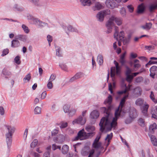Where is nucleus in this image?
I'll list each match as a JSON object with an SVG mask.
<instances>
[{
	"instance_id": "nucleus-13",
	"label": "nucleus",
	"mask_w": 157,
	"mask_h": 157,
	"mask_svg": "<svg viewBox=\"0 0 157 157\" xmlns=\"http://www.w3.org/2000/svg\"><path fill=\"white\" fill-rule=\"evenodd\" d=\"M149 136L152 145L155 146H157V139L155 136L154 135H150Z\"/></svg>"
},
{
	"instance_id": "nucleus-16",
	"label": "nucleus",
	"mask_w": 157,
	"mask_h": 157,
	"mask_svg": "<svg viewBox=\"0 0 157 157\" xmlns=\"http://www.w3.org/2000/svg\"><path fill=\"white\" fill-rule=\"evenodd\" d=\"M157 126L155 123H153V124L151 125L149 127V129L150 132L153 133L154 132L155 130L157 129Z\"/></svg>"
},
{
	"instance_id": "nucleus-42",
	"label": "nucleus",
	"mask_w": 157,
	"mask_h": 157,
	"mask_svg": "<svg viewBox=\"0 0 157 157\" xmlns=\"http://www.w3.org/2000/svg\"><path fill=\"white\" fill-rule=\"evenodd\" d=\"M93 146V147L95 148H99L101 146V143L100 142L94 143Z\"/></svg>"
},
{
	"instance_id": "nucleus-36",
	"label": "nucleus",
	"mask_w": 157,
	"mask_h": 157,
	"mask_svg": "<svg viewBox=\"0 0 157 157\" xmlns=\"http://www.w3.org/2000/svg\"><path fill=\"white\" fill-rule=\"evenodd\" d=\"M59 127L61 128H66L67 126V123L63 121H62L59 124Z\"/></svg>"
},
{
	"instance_id": "nucleus-54",
	"label": "nucleus",
	"mask_w": 157,
	"mask_h": 157,
	"mask_svg": "<svg viewBox=\"0 0 157 157\" xmlns=\"http://www.w3.org/2000/svg\"><path fill=\"white\" fill-rule=\"evenodd\" d=\"M145 48L146 49L149 51L153 50L155 49L154 46L153 45L146 46Z\"/></svg>"
},
{
	"instance_id": "nucleus-55",
	"label": "nucleus",
	"mask_w": 157,
	"mask_h": 157,
	"mask_svg": "<svg viewBox=\"0 0 157 157\" xmlns=\"http://www.w3.org/2000/svg\"><path fill=\"white\" fill-rule=\"evenodd\" d=\"M115 32L114 34V37L115 38L116 37V35L118 36V27L115 26Z\"/></svg>"
},
{
	"instance_id": "nucleus-17",
	"label": "nucleus",
	"mask_w": 157,
	"mask_h": 157,
	"mask_svg": "<svg viewBox=\"0 0 157 157\" xmlns=\"http://www.w3.org/2000/svg\"><path fill=\"white\" fill-rule=\"evenodd\" d=\"M151 23H147L145 25L142 26L141 27L143 29L148 30L151 29Z\"/></svg>"
},
{
	"instance_id": "nucleus-4",
	"label": "nucleus",
	"mask_w": 157,
	"mask_h": 157,
	"mask_svg": "<svg viewBox=\"0 0 157 157\" xmlns=\"http://www.w3.org/2000/svg\"><path fill=\"white\" fill-rule=\"evenodd\" d=\"M27 17L28 20L33 21L34 24L37 25L40 27H43L47 25V23L43 22L38 19L34 18L30 14H28Z\"/></svg>"
},
{
	"instance_id": "nucleus-12",
	"label": "nucleus",
	"mask_w": 157,
	"mask_h": 157,
	"mask_svg": "<svg viewBox=\"0 0 157 157\" xmlns=\"http://www.w3.org/2000/svg\"><path fill=\"white\" fill-rule=\"evenodd\" d=\"M81 5L83 6H89L92 4V2L90 0H80Z\"/></svg>"
},
{
	"instance_id": "nucleus-52",
	"label": "nucleus",
	"mask_w": 157,
	"mask_h": 157,
	"mask_svg": "<svg viewBox=\"0 0 157 157\" xmlns=\"http://www.w3.org/2000/svg\"><path fill=\"white\" fill-rule=\"evenodd\" d=\"M20 57L19 56H16L14 59L15 62L17 64H19L21 62L20 61Z\"/></svg>"
},
{
	"instance_id": "nucleus-61",
	"label": "nucleus",
	"mask_w": 157,
	"mask_h": 157,
	"mask_svg": "<svg viewBox=\"0 0 157 157\" xmlns=\"http://www.w3.org/2000/svg\"><path fill=\"white\" fill-rule=\"evenodd\" d=\"M132 120H133V119L130 118V117L129 118H128V119H127L125 120V123L126 124H129L131 123Z\"/></svg>"
},
{
	"instance_id": "nucleus-43",
	"label": "nucleus",
	"mask_w": 157,
	"mask_h": 157,
	"mask_svg": "<svg viewBox=\"0 0 157 157\" xmlns=\"http://www.w3.org/2000/svg\"><path fill=\"white\" fill-rule=\"evenodd\" d=\"M150 72L156 74L157 72V67L155 66H152L150 69Z\"/></svg>"
},
{
	"instance_id": "nucleus-6",
	"label": "nucleus",
	"mask_w": 157,
	"mask_h": 157,
	"mask_svg": "<svg viewBox=\"0 0 157 157\" xmlns=\"http://www.w3.org/2000/svg\"><path fill=\"white\" fill-rule=\"evenodd\" d=\"M86 132H85L83 129L81 130L78 132L77 136L75 138L74 140H83L86 139Z\"/></svg>"
},
{
	"instance_id": "nucleus-48",
	"label": "nucleus",
	"mask_w": 157,
	"mask_h": 157,
	"mask_svg": "<svg viewBox=\"0 0 157 157\" xmlns=\"http://www.w3.org/2000/svg\"><path fill=\"white\" fill-rule=\"evenodd\" d=\"M120 13L123 16H124L126 15L125 10L124 8H122L120 10Z\"/></svg>"
},
{
	"instance_id": "nucleus-57",
	"label": "nucleus",
	"mask_w": 157,
	"mask_h": 157,
	"mask_svg": "<svg viewBox=\"0 0 157 157\" xmlns=\"http://www.w3.org/2000/svg\"><path fill=\"white\" fill-rule=\"evenodd\" d=\"M56 76L55 75L52 74L51 75L48 81L52 82L55 79Z\"/></svg>"
},
{
	"instance_id": "nucleus-14",
	"label": "nucleus",
	"mask_w": 157,
	"mask_h": 157,
	"mask_svg": "<svg viewBox=\"0 0 157 157\" xmlns=\"http://www.w3.org/2000/svg\"><path fill=\"white\" fill-rule=\"evenodd\" d=\"M106 6L109 8H113L114 7V4L112 0H107L105 2Z\"/></svg>"
},
{
	"instance_id": "nucleus-49",
	"label": "nucleus",
	"mask_w": 157,
	"mask_h": 157,
	"mask_svg": "<svg viewBox=\"0 0 157 157\" xmlns=\"http://www.w3.org/2000/svg\"><path fill=\"white\" fill-rule=\"evenodd\" d=\"M143 80V78L142 77H138L135 80V82L136 83H140Z\"/></svg>"
},
{
	"instance_id": "nucleus-26",
	"label": "nucleus",
	"mask_w": 157,
	"mask_h": 157,
	"mask_svg": "<svg viewBox=\"0 0 157 157\" xmlns=\"http://www.w3.org/2000/svg\"><path fill=\"white\" fill-rule=\"evenodd\" d=\"M134 91L135 93L138 95H140L141 94L142 90L140 87H137L134 89Z\"/></svg>"
},
{
	"instance_id": "nucleus-8",
	"label": "nucleus",
	"mask_w": 157,
	"mask_h": 157,
	"mask_svg": "<svg viewBox=\"0 0 157 157\" xmlns=\"http://www.w3.org/2000/svg\"><path fill=\"white\" fill-rule=\"evenodd\" d=\"M129 116L130 118H132L133 119L137 117V115L135 109L133 108L130 110Z\"/></svg>"
},
{
	"instance_id": "nucleus-19",
	"label": "nucleus",
	"mask_w": 157,
	"mask_h": 157,
	"mask_svg": "<svg viewBox=\"0 0 157 157\" xmlns=\"http://www.w3.org/2000/svg\"><path fill=\"white\" fill-rule=\"evenodd\" d=\"M95 129L94 126L90 125H87L86 127V130L88 132H94V131Z\"/></svg>"
},
{
	"instance_id": "nucleus-18",
	"label": "nucleus",
	"mask_w": 157,
	"mask_h": 157,
	"mask_svg": "<svg viewBox=\"0 0 157 157\" xmlns=\"http://www.w3.org/2000/svg\"><path fill=\"white\" fill-rule=\"evenodd\" d=\"M69 150V147L67 145H64L62 148V152L63 154H66Z\"/></svg>"
},
{
	"instance_id": "nucleus-44",
	"label": "nucleus",
	"mask_w": 157,
	"mask_h": 157,
	"mask_svg": "<svg viewBox=\"0 0 157 157\" xmlns=\"http://www.w3.org/2000/svg\"><path fill=\"white\" fill-rule=\"evenodd\" d=\"M115 74V68L114 67H112L111 68L110 75L111 77H113Z\"/></svg>"
},
{
	"instance_id": "nucleus-7",
	"label": "nucleus",
	"mask_w": 157,
	"mask_h": 157,
	"mask_svg": "<svg viewBox=\"0 0 157 157\" xmlns=\"http://www.w3.org/2000/svg\"><path fill=\"white\" fill-rule=\"evenodd\" d=\"M86 122V119L85 118H83L82 116H80L78 118L73 121L72 123L73 124H78L83 125L85 124Z\"/></svg>"
},
{
	"instance_id": "nucleus-56",
	"label": "nucleus",
	"mask_w": 157,
	"mask_h": 157,
	"mask_svg": "<svg viewBox=\"0 0 157 157\" xmlns=\"http://www.w3.org/2000/svg\"><path fill=\"white\" fill-rule=\"evenodd\" d=\"M47 86L49 89H52L53 87V84L52 82L48 81V82L47 85Z\"/></svg>"
},
{
	"instance_id": "nucleus-29",
	"label": "nucleus",
	"mask_w": 157,
	"mask_h": 157,
	"mask_svg": "<svg viewBox=\"0 0 157 157\" xmlns=\"http://www.w3.org/2000/svg\"><path fill=\"white\" fill-rule=\"evenodd\" d=\"M34 112L35 114H40L41 112V108L38 106H36L34 109Z\"/></svg>"
},
{
	"instance_id": "nucleus-47",
	"label": "nucleus",
	"mask_w": 157,
	"mask_h": 157,
	"mask_svg": "<svg viewBox=\"0 0 157 157\" xmlns=\"http://www.w3.org/2000/svg\"><path fill=\"white\" fill-rule=\"evenodd\" d=\"M150 97L153 101L155 103H157V100L155 99L154 95L152 91L151 92Z\"/></svg>"
},
{
	"instance_id": "nucleus-53",
	"label": "nucleus",
	"mask_w": 157,
	"mask_h": 157,
	"mask_svg": "<svg viewBox=\"0 0 157 157\" xmlns=\"http://www.w3.org/2000/svg\"><path fill=\"white\" fill-rule=\"evenodd\" d=\"M63 109L65 113H68L69 111V107L67 105H64L63 107Z\"/></svg>"
},
{
	"instance_id": "nucleus-32",
	"label": "nucleus",
	"mask_w": 157,
	"mask_h": 157,
	"mask_svg": "<svg viewBox=\"0 0 157 157\" xmlns=\"http://www.w3.org/2000/svg\"><path fill=\"white\" fill-rule=\"evenodd\" d=\"M113 136V134L112 133H111L109 134H107L106 137L105 138V140H108V144H107V146H108L109 144V143L110 142V140L112 138Z\"/></svg>"
},
{
	"instance_id": "nucleus-38",
	"label": "nucleus",
	"mask_w": 157,
	"mask_h": 157,
	"mask_svg": "<svg viewBox=\"0 0 157 157\" xmlns=\"http://www.w3.org/2000/svg\"><path fill=\"white\" fill-rule=\"evenodd\" d=\"M67 28L68 30L70 31L74 32H78V30L76 29L73 27L71 25H69L67 27Z\"/></svg>"
},
{
	"instance_id": "nucleus-40",
	"label": "nucleus",
	"mask_w": 157,
	"mask_h": 157,
	"mask_svg": "<svg viewBox=\"0 0 157 157\" xmlns=\"http://www.w3.org/2000/svg\"><path fill=\"white\" fill-rule=\"evenodd\" d=\"M22 28L25 33H28L29 32V30L28 27L25 25L24 24L22 25Z\"/></svg>"
},
{
	"instance_id": "nucleus-58",
	"label": "nucleus",
	"mask_w": 157,
	"mask_h": 157,
	"mask_svg": "<svg viewBox=\"0 0 157 157\" xmlns=\"http://www.w3.org/2000/svg\"><path fill=\"white\" fill-rule=\"evenodd\" d=\"M9 53V49L7 48H6L2 52V56H4Z\"/></svg>"
},
{
	"instance_id": "nucleus-31",
	"label": "nucleus",
	"mask_w": 157,
	"mask_h": 157,
	"mask_svg": "<svg viewBox=\"0 0 157 157\" xmlns=\"http://www.w3.org/2000/svg\"><path fill=\"white\" fill-rule=\"evenodd\" d=\"M126 80L129 83H130L133 79V76L132 75H126Z\"/></svg>"
},
{
	"instance_id": "nucleus-39",
	"label": "nucleus",
	"mask_w": 157,
	"mask_h": 157,
	"mask_svg": "<svg viewBox=\"0 0 157 157\" xmlns=\"http://www.w3.org/2000/svg\"><path fill=\"white\" fill-rule=\"evenodd\" d=\"M56 55L58 56L59 57L62 56L60 52V48L59 47L57 46V47H56Z\"/></svg>"
},
{
	"instance_id": "nucleus-30",
	"label": "nucleus",
	"mask_w": 157,
	"mask_h": 157,
	"mask_svg": "<svg viewBox=\"0 0 157 157\" xmlns=\"http://www.w3.org/2000/svg\"><path fill=\"white\" fill-rule=\"evenodd\" d=\"M17 38L20 40L25 41L26 40V37L25 35H19L17 36Z\"/></svg>"
},
{
	"instance_id": "nucleus-51",
	"label": "nucleus",
	"mask_w": 157,
	"mask_h": 157,
	"mask_svg": "<svg viewBox=\"0 0 157 157\" xmlns=\"http://www.w3.org/2000/svg\"><path fill=\"white\" fill-rule=\"evenodd\" d=\"M61 68L65 71H67V66L64 64H61L59 65Z\"/></svg>"
},
{
	"instance_id": "nucleus-60",
	"label": "nucleus",
	"mask_w": 157,
	"mask_h": 157,
	"mask_svg": "<svg viewBox=\"0 0 157 157\" xmlns=\"http://www.w3.org/2000/svg\"><path fill=\"white\" fill-rule=\"evenodd\" d=\"M28 129L27 128H26L25 129V132H24V136H23L25 140H26L27 138V135H28Z\"/></svg>"
},
{
	"instance_id": "nucleus-45",
	"label": "nucleus",
	"mask_w": 157,
	"mask_h": 157,
	"mask_svg": "<svg viewBox=\"0 0 157 157\" xmlns=\"http://www.w3.org/2000/svg\"><path fill=\"white\" fill-rule=\"evenodd\" d=\"M138 123L142 127H144L145 125L144 121L142 118H140L139 119Z\"/></svg>"
},
{
	"instance_id": "nucleus-50",
	"label": "nucleus",
	"mask_w": 157,
	"mask_h": 157,
	"mask_svg": "<svg viewBox=\"0 0 157 157\" xmlns=\"http://www.w3.org/2000/svg\"><path fill=\"white\" fill-rule=\"evenodd\" d=\"M128 11L130 13H132L134 10V7L132 5H129L127 6Z\"/></svg>"
},
{
	"instance_id": "nucleus-35",
	"label": "nucleus",
	"mask_w": 157,
	"mask_h": 157,
	"mask_svg": "<svg viewBox=\"0 0 157 157\" xmlns=\"http://www.w3.org/2000/svg\"><path fill=\"white\" fill-rule=\"evenodd\" d=\"M14 10L19 11H22L23 10V9L21 7H20L17 4H15L13 7Z\"/></svg>"
},
{
	"instance_id": "nucleus-23",
	"label": "nucleus",
	"mask_w": 157,
	"mask_h": 157,
	"mask_svg": "<svg viewBox=\"0 0 157 157\" xmlns=\"http://www.w3.org/2000/svg\"><path fill=\"white\" fill-rule=\"evenodd\" d=\"M97 61L100 65L102 64L103 62V57L101 55H99L97 57Z\"/></svg>"
},
{
	"instance_id": "nucleus-59",
	"label": "nucleus",
	"mask_w": 157,
	"mask_h": 157,
	"mask_svg": "<svg viewBox=\"0 0 157 157\" xmlns=\"http://www.w3.org/2000/svg\"><path fill=\"white\" fill-rule=\"evenodd\" d=\"M76 112V110L75 109H73L70 110L69 112L70 116H73L75 115Z\"/></svg>"
},
{
	"instance_id": "nucleus-63",
	"label": "nucleus",
	"mask_w": 157,
	"mask_h": 157,
	"mask_svg": "<svg viewBox=\"0 0 157 157\" xmlns=\"http://www.w3.org/2000/svg\"><path fill=\"white\" fill-rule=\"evenodd\" d=\"M46 95H47V92L46 91H45L44 92H43L42 93V94H41V99H44L45 98V97L46 96Z\"/></svg>"
},
{
	"instance_id": "nucleus-34",
	"label": "nucleus",
	"mask_w": 157,
	"mask_h": 157,
	"mask_svg": "<svg viewBox=\"0 0 157 157\" xmlns=\"http://www.w3.org/2000/svg\"><path fill=\"white\" fill-rule=\"evenodd\" d=\"M95 134V132H89L88 133L86 132V139L91 138L93 137Z\"/></svg>"
},
{
	"instance_id": "nucleus-62",
	"label": "nucleus",
	"mask_w": 157,
	"mask_h": 157,
	"mask_svg": "<svg viewBox=\"0 0 157 157\" xmlns=\"http://www.w3.org/2000/svg\"><path fill=\"white\" fill-rule=\"evenodd\" d=\"M31 154L33 155L34 157H39L40 155L34 152H32L31 153Z\"/></svg>"
},
{
	"instance_id": "nucleus-3",
	"label": "nucleus",
	"mask_w": 157,
	"mask_h": 157,
	"mask_svg": "<svg viewBox=\"0 0 157 157\" xmlns=\"http://www.w3.org/2000/svg\"><path fill=\"white\" fill-rule=\"evenodd\" d=\"M8 132L6 133V140L8 148L11 145L12 142V136L15 130V128L11 126L6 125H5Z\"/></svg>"
},
{
	"instance_id": "nucleus-22",
	"label": "nucleus",
	"mask_w": 157,
	"mask_h": 157,
	"mask_svg": "<svg viewBox=\"0 0 157 157\" xmlns=\"http://www.w3.org/2000/svg\"><path fill=\"white\" fill-rule=\"evenodd\" d=\"M3 75L5 76L10 75L11 74V72L6 68H4L2 71Z\"/></svg>"
},
{
	"instance_id": "nucleus-33",
	"label": "nucleus",
	"mask_w": 157,
	"mask_h": 157,
	"mask_svg": "<svg viewBox=\"0 0 157 157\" xmlns=\"http://www.w3.org/2000/svg\"><path fill=\"white\" fill-rule=\"evenodd\" d=\"M38 143V140L37 139H34L31 143L30 147L31 148H33L37 145Z\"/></svg>"
},
{
	"instance_id": "nucleus-41",
	"label": "nucleus",
	"mask_w": 157,
	"mask_h": 157,
	"mask_svg": "<svg viewBox=\"0 0 157 157\" xmlns=\"http://www.w3.org/2000/svg\"><path fill=\"white\" fill-rule=\"evenodd\" d=\"M102 6L99 2H97L95 3V10H99L102 8Z\"/></svg>"
},
{
	"instance_id": "nucleus-37",
	"label": "nucleus",
	"mask_w": 157,
	"mask_h": 157,
	"mask_svg": "<svg viewBox=\"0 0 157 157\" xmlns=\"http://www.w3.org/2000/svg\"><path fill=\"white\" fill-rule=\"evenodd\" d=\"M112 98L111 95H109L108 98L105 101L104 103L105 104L108 103L110 104L112 102Z\"/></svg>"
},
{
	"instance_id": "nucleus-27",
	"label": "nucleus",
	"mask_w": 157,
	"mask_h": 157,
	"mask_svg": "<svg viewBox=\"0 0 157 157\" xmlns=\"http://www.w3.org/2000/svg\"><path fill=\"white\" fill-rule=\"evenodd\" d=\"M31 78V75L30 73L28 74L23 78V80L25 83L29 81Z\"/></svg>"
},
{
	"instance_id": "nucleus-1",
	"label": "nucleus",
	"mask_w": 157,
	"mask_h": 157,
	"mask_svg": "<svg viewBox=\"0 0 157 157\" xmlns=\"http://www.w3.org/2000/svg\"><path fill=\"white\" fill-rule=\"evenodd\" d=\"M128 94L125 95L121 99L118 108L116 110L115 113V117L112 120L109 117V113L107 112L105 117H103L99 123L100 130L102 132H107L110 131L112 128L114 129L117 124V120L120 116L123 113H125L128 112L123 109L126 100L128 97Z\"/></svg>"
},
{
	"instance_id": "nucleus-24",
	"label": "nucleus",
	"mask_w": 157,
	"mask_h": 157,
	"mask_svg": "<svg viewBox=\"0 0 157 157\" xmlns=\"http://www.w3.org/2000/svg\"><path fill=\"white\" fill-rule=\"evenodd\" d=\"M157 9V4H151L149 7V9L150 12H152L154 10Z\"/></svg>"
},
{
	"instance_id": "nucleus-2",
	"label": "nucleus",
	"mask_w": 157,
	"mask_h": 157,
	"mask_svg": "<svg viewBox=\"0 0 157 157\" xmlns=\"http://www.w3.org/2000/svg\"><path fill=\"white\" fill-rule=\"evenodd\" d=\"M114 21L118 25H121L122 23V20L121 18L116 17L113 16H111L106 24V26L108 29V33H110L112 31V27L114 25Z\"/></svg>"
},
{
	"instance_id": "nucleus-25",
	"label": "nucleus",
	"mask_w": 157,
	"mask_h": 157,
	"mask_svg": "<svg viewBox=\"0 0 157 157\" xmlns=\"http://www.w3.org/2000/svg\"><path fill=\"white\" fill-rule=\"evenodd\" d=\"M144 103V100L141 98L138 99L136 101V105L139 106H142Z\"/></svg>"
},
{
	"instance_id": "nucleus-10",
	"label": "nucleus",
	"mask_w": 157,
	"mask_h": 157,
	"mask_svg": "<svg viewBox=\"0 0 157 157\" xmlns=\"http://www.w3.org/2000/svg\"><path fill=\"white\" fill-rule=\"evenodd\" d=\"M124 32L122 31H121L119 33H118V36L116 35V37L114 38L116 39L117 41H119V40L122 41L124 40Z\"/></svg>"
},
{
	"instance_id": "nucleus-46",
	"label": "nucleus",
	"mask_w": 157,
	"mask_h": 157,
	"mask_svg": "<svg viewBox=\"0 0 157 157\" xmlns=\"http://www.w3.org/2000/svg\"><path fill=\"white\" fill-rule=\"evenodd\" d=\"M126 70L125 72L126 75H130L132 71H136V70L132 71L131 69L129 68L128 67H126Z\"/></svg>"
},
{
	"instance_id": "nucleus-9",
	"label": "nucleus",
	"mask_w": 157,
	"mask_h": 157,
	"mask_svg": "<svg viewBox=\"0 0 157 157\" xmlns=\"http://www.w3.org/2000/svg\"><path fill=\"white\" fill-rule=\"evenodd\" d=\"M99 115V114L98 111L96 110H94L90 113V117L92 119H96L98 117Z\"/></svg>"
},
{
	"instance_id": "nucleus-28",
	"label": "nucleus",
	"mask_w": 157,
	"mask_h": 157,
	"mask_svg": "<svg viewBox=\"0 0 157 157\" xmlns=\"http://www.w3.org/2000/svg\"><path fill=\"white\" fill-rule=\"evenodd\" d=\"M122 86L125 88L124 90L119 91L117 92V94L119 95H121L124 93H125L127 92L126 90V85L124 83H123L122 84Z\"/></svg>"
},
{
	"instance_id": "nucleus-11",
	"label": "nucleus",
	"mask_w": 157,
	"mask_h": 157,
	"mask_svg": "<svg viewBox=\"0 0 157 157\" xmlns=\"http://www.w3.org/2000/svg\"><path fill=\"white\" fill-rule=\"evenodd\" d=\"M83 73L81 72H79L76 74L74 76L71 78L70 79V81L72 82L75 79L80 78L82 76Z\"/></svg>"
},
{
	"instance_id": "nucleus-5",
	"label": "nucleus",
	"mask_w": 157,
	"mask_h": 157,
	"mask_svg": "<svg viewBox=\"0 0 157 157\" xmlns=\"http://www.w3.org/2000/svg\"><path fill=\"white\" fill-rule=\"evenodd\" d=\"M110 10L107 9L99 12L97 14L96 17L98 20L100 21H102L104 20V16L110 14Z\"/></svg>"
},
{
	"instance_id": "nucleus-64",
	"label": "nucleus",
	"mask_w": 157,
	"mask_h": 157,
	"mask_svg": "<svg viewBox=\"0 0 157 157\" xmlns=\"http://www.w3.org/2000/svg\"><path fill=\"white\" fill-rule=\"evenodd\" d=\"M43 157H50V153L48 151L45 152L44 154Z\"/></svg>"
},
{
	"instance_id": "nucleus-20",
	"label": "nucleus",
	"mask_w": 157,
	"mask_h": 157,
	"mask_svg": "<svg viewBox=\"0 0 157 157\" xmlns=\"http://www.w3.org/2000/svg\"><path fill=\"white\" fill-rule=\"evenodd\" d=\"M149 105L147 104H144V105L143 106L142 112L144 115H146L147 111Z\"/></svg>"
},
{
	"instance_id": "nucleus-15",
	"label": "nucleus",
	"mask_w": 157,
	"mask_h": 157,
	"mask_svg": "<svg viewBox=\"0 0 157 157\" xmlns=\"http://www.w3.org/2000/svg\"><path fill=\"white\" fill-rule=\"evenodd\" d=\"M20 45L19 41L17 40H13L11 42V47L13 48H16L18 47Z\"/></svg>"
},
{
	"instance_id": "nucleus-21",
	"label": "nucleus",
	"mask_w": 157,
	"mask_h": 157,
	"mask_svg": "<svg viewBox=\"0 0 157 157\" xmlns=\"http://www.w3.org/2000/svg\"><path fill=\"white\" fill-rule=\"evenodd\" d=\"M144 10V7L143 4H142L139 6L138 7L137 13H143Z\"/></svg>"
}]
</instances>
